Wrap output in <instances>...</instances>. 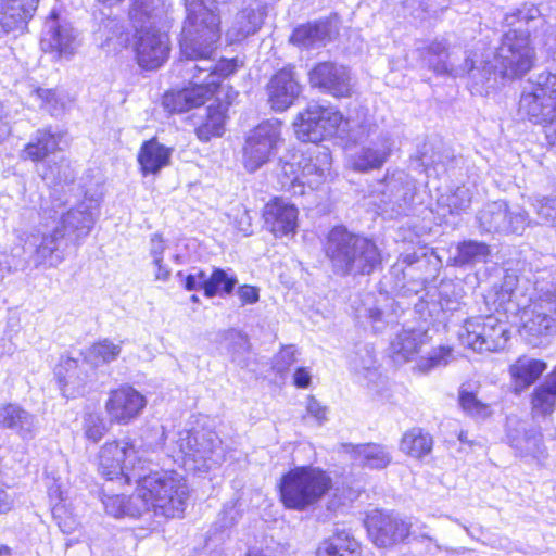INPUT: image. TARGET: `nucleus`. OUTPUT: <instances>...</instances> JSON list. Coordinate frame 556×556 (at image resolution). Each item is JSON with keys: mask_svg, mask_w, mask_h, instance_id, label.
Segmentation results:
<instances>
[{"mask_svg": "<svg viewBox=\"0 0 556 556\" xmlns=\"http://www.w3.org/2000/svg\"><path fill=\"white\" fill-rule=\"evenodd\" d=\"M296 350L293 345L285 346L276 356L275 369L282 374L287 371L292 364L296 362Z\"/></svg>", "mask_w": 556, "mask_h": 556, "instance_id": "obj_54", "label": "nucleus"}, {"mask_svg": "<svg viewBox=\"0 0 556 556\" xmlns=\"http://www.w3.org/2000/svg\"><path fill=\"white\" fill-rule=\"evenodd\" d=\"M237 295L242 305L254 304L260 300V290L256 287L244 285L237 290Z\"/></svg>", "mask_w": 556, "mask_h": 556, "instance_id": "obj_56", "label": "nucleus"}, {"mask_svg": "<svg viewBox=\"0 0 556 556\" xmlns=\"http://www.w3.org/2000/svg\"><path fill=\"white\" fill-rule=\"evenodd\" d=\"M535 207L536 214L543 223L556 226V197L538 200Z\"/></svg>", "mask_w": 556, "mask_h": 556, "instance_id": "obj_51", "label": "nucleus"}, {"mask_svg": "<svg viewBox=\"0 0 556 556\" xmlns=\"http://www.w3.org/2000/svg\"><path fill=\"white\" fill-rule=\"evenodd\" d=\"M331 485V478L321 469L296 467L282 476L280 497L287 508L302 511L315 505Z\"/></svg>", "mask_w": 556, "mask_h": 556, "instance_id": "obj_6", "label": "nucleus"}, {"mask_svg": "<svg viewBox=\"0 0 556 556\" xmlns=\"http://www.w3.org/2000/svg\"><path fill=\"white\" fill-rule=\"evenodd\" d=\"M163 14L161 0H135L129 9V18L136 31L156 28Z\"/></svg>", "mask_w": 556, "mask_h": 556, "instance_id": "obj_31", "label": "nucleus"}, {"mask_svg": "<svg viewBox=\"0 0 556 556\" xmlns=\"http://www.w3.org/2000/svg\"><path fill=\"white\" fill-rule=\"evenodd\" d=\"M60 140V132H52L50 128L38 129L20 156L22 160L40 162L58 150Z\"/></svg>", "mask_w": 556, "mask_h": 556, "instance_id": "obj_32", "label": "nucleus"}, {"mask_svg": "<svg viewBox=\"0 0 556 556\" xmlns=\"http://www.w3.org/2000/svg\"><path fill=\"white\" fill-rule=\"evenodd\" d=\"M371 303L372 296L367 295L364 300L363 307L357 308V317L368 318L372 326L377 328L376 324L383 321L384 313L380 308L372 306Z\"/></svg>", "mask_w": 556, "mask_h": 556, "instance_id": "obj_53", "label": "nucleus"}, {"mask_svg": "<svg viewBox=\"0 0 556 556\" xmlns=\"http://www.w3.org/2000/svg\"><path fill=\"white\" fill-rule=\"evenodd\" d=\"M546 368L547 365L543 361L528 356H520L509 367V374L514 381L515 392L520 393L533 384L546 370Z\"/></svg>", "mask_w": 556, "mask_h": 556, "instance_id": "obj_30", "label": "nucleus"}, {"mask_svg": "<svg viewBox=\"0 0 556 556\" xmlns=\"http://www.w3.org/2000/svg\"><path fill=\"white\" fill-rule=\"evenodd\" d=\"M220 37L180 38L181 60L176 64L179 75L190 87L175 96H166L164 104L172 112H182L201 106L212 97L220 80L236 72L235 60L217 61V42Z\"/></svg>", "mask_w": 556, "mask_h": 556, "instance_id": "obj_4", "label": "nucleus"}, {"mask_svg": "<svg viewBox=\"0 0 556 556\" xmlns=\"http://www.w3.org/2000/svg\"><path fill=\"white\" fill-rule=\"evenodd\" d=\"M515 281L516 279L514 277H506L503 285L494 293L493 302L496 305V309L502 308L505 312L510 309L509 304L513 301V296L515 294Z\"/></svg>", "mask_w": 556, "mask_h": 556, "instance_id": "obj_49", "label": "nucleus"}, {"mask_svg": "<svg viewBox=\"0 0 556 556\" xmlns=\"http://www.w3.org/2000/svg\"><path fill=\"white\" fill-rule=\"evenodd\" d=\"M472 202V192L466 186H459L447 195H442L438 203L448 207L451 214H460L466 212Z\"/></svg>", "mask_w": 556, "mask_h": 556, "instance_id": "obj_45", "label": "nucleus"}, {"mask_svg": "<svg viewBox=\"0 0 556 556\" xmlns=\"http://www.w3.org/2000/svg\"><path fill=\"white\" fill-rule=\"evenodd\" d=\"M40 0H0V27L9 33H24L35 16Z\"/></svg>", "mask_w": 556, "mask_h": 556, "instance_id": "obj_22", "label": "nucleus"}, {"mask_svg": "<svg viewBox=\"0 0 556 556\" xmlns=\"http://www.w3.org/2000/svg\"><path fill=\"white\" fill-rule=\"evenodd\" d=\"M226 110V105L220 102L206 109L205 122L195 128L197 137L201 141L207 142L211 138L223 135Z\"/></svg>", "mask_w": 556, "mask_h": 556, "instance_id": "obj_38", "label": "nucleus"}, {"mask_svg": "<svg viewBox=\"0 0 556 556\" xmlns=\"http://www.w3.org/2000/svg\"><path fill=\"white\" fill-rule=\"evenodd\" d=\"M299 211L294 204L282 198H275L263 208L266 229L276 237L293 235L298 227Z\"/></svg>", "mask_w": 556, "mask_h": 556, "instance_id": "obj_20", "label": "nucleus"}, {"mask_svg": "<svg viewBox=\"0 0 556 556\" xmlns=\"http://www.w3.org/2000/svg\"><path fill=\"white\" fill-rule=\"evenodd\" d=\"M84 429L85 435L94 443L100 441L104 433L102 420L92 415L86 418Z\"/></svg>", "mask_w": 556, "mask_h": 556, "instance_id": "obj_55", "label": "nucleus"}, {"mask_svg": "<svg viewBox=\"0 0 556 556\" xmlns=\"http://www.w3.org/2000/svg\"><path fill=\"white\" fill-rule=\"evenodd\" d=\"M173 149L165 147L156 138L147 140L138 152V163L143 176L156 175L170 164Z\"/></svg>", "mask_w": 556, "mask_h": 556, "instance_id": "obj_29", "label": "nucleus"}, {"mask_svg": "<svg viewBox=\"0 0 556 556\" xmlns=\"http://www.w3.org/2000/svg\"><path fill=\"white\" fill-rule=\"evenodd\" d=\"M391 346L396 362H407L419 352L420 333L405 330L396 336Z\"/></svg>", "mask_w": 556, "mask_h": 556, "instance_id": "obj_41", "label": "nucleus"}, {"mask_svg": "<svg viewBox=\"0 0 556 556\" xmlns=\"http://www.w3.org/2000/svg\"><path fill=\"white\" fill-rule=\"evenodd\" d=\"M309 84L337 98L349 97L352 85L346 67L333 62H320L308 72Z\"/></svg>", "mask_w": 556, "mask_h": 556, "instance_id": "obj_16", "label": "nucleus"}, {"mask_svg": "<svg viewBox=\"0 0 556 556\" xmlns=\"http://www.w3.org/2000/svg\"><path fill=\"white\" fill-rule=\"evenodd\" d=\"M324 249L338 275H369L381 264L376 243L344 226H336L329 231Z\"/></svg>", "mask_w": 556, "mask_h": 556, "instance_id": "obj_5", "label": "nucleus"}, {"mask_svg": "<svg viewBox=\"0 0 556 556\" xmlns=\"http://www.w3.org/2000/svg\"><path fill=\"white\" fill-rule=\"evenodd\" d=\"M366 525L369 538L378 547L392 546L409 534V525L392 515L375 513L368 517Z\"/></svg>", "mask_w": 556, "mask_h": 556, "instance_id": "obj_19", "label": "nucleus"}, {"mask_svg": "<svg viewBox=\"0 0 556 556\" xmlns=\"http://www.w3.org/2000/svg\"><path fill=\"white\" fill-rule=\"evenodd\" d=\"M14 504V497L7 490L0 488V514L10 511Z\"/></svg>", "mask_w": 556, "mask_h": 556, "instance_id": "obj_62", "label": "nucleus"}, {"mask_svg": "<svg viewBox=\"0 0 556 556\" xmlns=\"http://www.w3.org/2000/svg\"><path fill=\"white\" fill-rule=\"evenodd\" d=\"M147 399L129 384L112 390L105 402V410L111 421L128 425L137 419L147 406Z\"/></svg>", "mask_w": 556, "mask_h": 556, "instance_id": "obj_15", "label": "nucleus"}, {"mask_svg": "<svg viewBox=\"0 0 556 556\" xmlns=\"http://www.w3.org/2000/svg\"><path fill=\"white\" fill-rule=\"evenodd\" d=\"M179 447L199 471H207L223 459L222 441L213 431H188L179 439Z\"/></svg>", "mask_w": 556, "mask_h": 556, "instance_id": "obj_13", "label": "nucleus"}, {"mask_svg": "<svg viewBox=\"0 0 556 556\" xmlns=\"http://www.w3.org/2000/svg\"><path fill=\"white\" fill-rule=\"evenodd\" d=\"M506 438L516 455L520 457L539 458L544 455L545 447L540 430L535 427H528L519 419L509 418L507 420Z\"/></svg>", "mask_w": 556, "mask_h": 556, "instance_id": "obj_18", "label": "nucleus"}, {"mask_svg": "<svg viewBox=\"0 0 556 556\" xmlns=\"http://www.w3.org/2000/svg\"><path fill=\"white\" fill-rule=\"evenodd\" d=\"M337 34V24L331 20H323L300 25L293 30L290 41L300 48L315 49L326 46Z\"/></svg>", "mask_w": 556, "mask_h": 556, "instance_id": "obj_24", "label": "nucleus"}, {"mask_svg": "<svg viewBox=\"0 0 556 556\" xmlns=\"http://www.w3.org/2000/svg\"><path fill=\"white\" fill-rule=\"evenodd\" d=\"M343 117L334 108L309 104L293 122L296 138L317 143L336 134Z\"/></svg>", "mask_w": 556, "mask_h": 556, "instance_id": "obj_12", "label": "nucleus"}, {"mask_svg": "<svg viewBox=\"0 0 556 556\" xmlns=\"http://www.w3.org/2000/svg\"><path fill=\"white\" fill-rule=\"evenodd\" d=\"M264 15L262 10L248 8L237 13L232 26L227 35L233 41H240L250 35L255 34L262 26Z\"/></svg>", "mask_w": 556, "mask_h": 556, "instance_id": "obj_36", "label": "nucleus"}, {"mask_svg": "<svg viewBox=\"0 0 556 556\" xmlns=\"http://www.w3.org/2000/svg\"><path fill=\"white\" fill-rule=\"evenodd\" d=\"M299 166L302 170V186L316 188L330 175L331 155L326 148L317 149L309 156H301Z\"/></svg>", "mask_w": 556, "mask_h": 556, "instance_id": "obj_28", "label": "nucleus"}, {"mask_svg": "<svg viewBox=\"0 0 556 556\" xmlns=\"http://www.w3.org/2000/svg\"><path fill=\"white\" fill-rule=\"evenodd\" d=\"M433 447L432 435L420 427H413L404 432L400 450L406 455L421 459L429 455Z\"/></svg>", "mask_w": 556, "mask_h": 556, "instance_id": "obj_34", "label": "nucleus"}, {"mask_svg": "<svg viewBox=\"0 0 556 556\" xmlns=\"http://www.w3.org/2000/svg\"><path fill=\"white\" fill-rule=\"evenodd\" d=\"M0 427L12 430L21 439L29 441L35 438L37 418L16 404L0 407Z\"/></svg>", "mask_w": 556, "mask_h": 556, "instance_id": "obj_27", "label": "nucleus"}, {"mask_svg": "<svg viewBox=\"0 0 556 556\" xmlns=\"http://www.w3.org/2000/svg\"><path fill=\"white\" fill-rule=\"evenodd\" d=\"M451 349L441 348L434 351L429 357L421 358L418 362V369L421 372H428L433 368L446 366L450 362Z\"/></svg>", "mask_w": 556, "mask_h": 556, "instance_id": "obj_50", "label": "nucleus"}, {"mask_svg": "<svg viewBox=\"0 0 556 556\" xmlns=\"http://www.w3.org/2000/svg\"><path fill=\"white\" fill-rule=\"evenodd\" d=\"M445 154H438L437 156H433L432 163L435 165H441L442 167H447L450 163L453 162V156L448 151H445Z\"/></svg>", "mask_w": 556, "mask_h": 556, "instance_id": "obj_64", "label": "nucleus"}, {"mask_svg": "<svg viewBox=\"0 0 556 556\" xmlns=\"http://www.w3.org/2000/svg\"><path fill=\"white\" fill-rule=\"evenodd\" d=\"M268 102L273 110L282 112L290 108L301 93V86L292 68L277 72L267 85Z\"/></svg>", "mask_w": 556, "mask_h": 556, "instance_id": "obj_21", "label": "nucleus"}, {"mask_svg": "<svg viewBox=\"0 0 556 556\" xmlns=\"http://www.w3.org/2000/svg\"><path fill=\"white\" fill-rule=\"evenodd\" d=\"M186 17L180 38L220 37L218 0H184Z\"/></svg>", "mask_w": 556, "mask_h": 556, "instance_id": "obj_14", "label": "nucleus"}, {"mask_svg": "<svg viewBox=\"0 0 556 556\" xmlns=\"http://www.w3.org/2000/svg\"><path fill=\"white\" fill-rule=\"evenodd\" d=\"M39 211L23 208L21 218L31 224L36 214L39 224L25 240L33 248L29 260L35 268H56L66 257L68 243L78 244L87 237L96 222L98 204L86 199L67 208V199L54 189L48 198H40Z\"/></svg>", "mask_w": 556, "mask_h": 556, "instance_id": "obj_3", "label": "nucleus"}, {"mask_svg": "<svg viewBox=\"0 0 556 556\" xmlns=\"http://www.w3.org/2000/svg\"><path fill=\"white\" fill-rule=\"evenodd\" d=\"M52 516L63 533H73L79 526L77 517L63 502H60L53 506Z\"/></svg>", "mask_w": 556, "mask_h": 556, "instance_id": "obj_47", "label": "nucleus"}, {"mask_svg": "<svg viewBox=\"0 0 556 556\" xmlns=\"http://www.w3.org/2000/svg\"><path fill=\"white\" fill-rule=\"evenodd\" d=\"M156 267L155 280L166 282L168 281L172 270L162 262L153 264Z\"/></svg>", "mask_w": 556, "mask_h": 556, "instance_id": "obj_63", "label": "nucleus"}, {"mask_svg": "<svg viewBox=\"0 0 556 556\" xmlns=\"http://www.w3.org/2000/svg\"><path fill=\"white\" fill-rule=\"evenodd\" d=\"M176 276L179 279L180 283L184 286V288L188 291H194L201 288L194 274H189L185 276L182 271H178Z\"/></svg>", "mask_w": 556, "mask_h": 556, "instance_id": "obj_61", "label": "nucleus"}, {"mask_svg": "<svg viewBox=\"0 0 556 556\" xmlns=\"http://www.w3.org/2000/svg\"><path fill=\"white\" fill-rule=\"evenodd\" d=\"M556 406V394L544 383L536 387L531 396V414L535 416H548Z\"/></svg>", "mask_w": 556, "mask_h": 556, "instance_id": "obj_44", "label": "nucleus"}, {"mask_svg": "<svg viewBox=\"0 0 556 556\" xmlns=\"http://www.w3.org/2000/svg\"><path fill=\"white\" fill-rule=\"evenodd\" d=\"M135 51L138 64L146 70L159 68L168 58L169 39L157 28L136 31Z\"/></svg>", "mask_w": 556, "mask_h": 556, "instance_id": "obj_17", "label": "nucleus"}, {"mask_svg": "<svg viewBox=\"0 0 556 556\" xmlns=\"http://www.w3.org/2000/svg\"><path fill=\"white\" fill-rule=\"evenodd\" d=\"M392 150V139L388 135L380 134L355 153L352 159L353 168L358 172L380 168L390 157Z\"/></svg>", "mask_w": 556, "mask_h": 556, "instance_id": "obj_23", "label": "nucleus"}, {"mask_svg": "<svg viewBox=\"0 0 556 556\" xmlns=\"http://www.w3.org/2000/svg\"><path fill=\"white\" fill-rule=\"evenodd\" d=\"M282 142L281 124L277 119L265 121L250 131L243 147V165L250 173L256 172L276 155Z\"/></svg>", "mask_w": 556, "mask_h": 556, "instance_id": "obj_10", "label": "nucleus"}, {"mask_svg": "<svg viewBox=\"0 0 556 556\" xmlns=\"http://www.w3.org/2000/svg\"><path fill=\"white\" fill-rule=\"evenodd\" d=\"M519 114L547 125L556 121V74L544 71L527 81L519 99Z\"/></svg>", "mask_w": 556, "mask_h": 556, "instance_id": "obj_7", "label": "nucleus"}, {"mask_svg": "<svg viewBox=\"0 0 556 556\" xmlns=\"http://www.w3.org/2000/svg\"><path fill=\"white\" fill-rule=\"evenodd\" d=\"M540 300L544 304V308H548V312L556 317V286L552 290L544 292Z\"/></svg>", "mask_w": 556, "mask_h": 556, "instance_id": "obj_60", "label": "nucleus"}, {"mask_svg": "<svg viewBox=\"0 0 556 556\" xmlns=\"http://www.w3.org/2000/svg\"><path fill=\"white\" fill-rule=\"evenodd\" d=\"M458 402L462 409L472 416L484 418L490 415L489 406L481 402L477 395L464 386L459 390Z\"/></svg>", "mask_w": 556, "mask_h": 556, "instance_id": "obj_46", "label": "nucleus"}, {"mask_svg": "<svg viewBox=\"0 0 556 556\" xmlns=\"http://www.w3.org/2000/svg\"><path fill=\"white\" fill-rule=\"evenodd\" d=\"M122 352V342L114 343L110 339H103L93 343L84 353L87 362L90 363L92 368L100 365L109 364L119 356Z\"/></svg>", "mask_w": 556, "mask_h": 556, "instance_id": "obj_39", "label": "nucleus"}, {"mask_svg": "<svg viewBox=\"0 0 556 556\" xmlns=\"http://www.w3.org/2000/svg\"><path fill=\"white\" fill-rule=\"evenodd\" d=\"M504 23L519 26L504 33L495 51L481 58L467 56L463 64L455 63L445 38H437L417 48V52L425 65L435 74L453 77L468 75L472 92L489 93L497 88L500 80L520 78L533 67L536 58L530 35L543 27L545 20L536 5L523 3L506 13Z\"/></svg>", "mask_w": 556, "mask_h": 556, "instance_id": "obj_1", "label": "nucleus"}, {"mask_svg": "<svg viewBox=\"0 0 556 556\" xmlns=\"http://www.w3.org/2000/svg\"><path fill=\"white\" fill-rule=\"evenodd\" d=\"M344 450L352 455L355 463L371 469L386 468L391 462L387 447L379 444H345Z\"/></svg>", "mask_w": 556, "mask_h": 556, "instance_id": "obj_33", "label": "nucleus"}, {"mask_svg": "<svg viewBox=\"0 0 556 556\" xmlns=\"http://www.w3.org/2000/svg\"><path fill=\"white\" fill-rule=\"evenodd\" d=\"M99 473L108 481L129 484L135 481L143 500L144 515L153 517H181L189 495L185 478L176 471L144 473V462L129 440L104 444L99 452Z\"/></svg>", "mask_w": 556, "mask_h": 556, "instance_id": "obj_2", "label": "nucleus"}, {"mask_svg": "<svg viewBox=\"0 0 556 556\" xmlns=\"http://www.w3.org/2000/svg\"><path fill=\"white\" fill-rule=\"evenodd\" d=\"M490 254L491 250L486 243L467 240L457 245L455 263L459 266L485 263Z\"/></svg>", "mask_w": 556, "mask_h": 556, "instance_id": "obj_40", "label": "nucleus"}, {"mask_svg": "<svg viewBox=\"0 0 556 556\" xmlns=\"http://www.w3.org/2000/svg\"><path fill=\"white\" fill-rule=\"evenodd\" d=\"M37 94L45 101L47 109L52 115L58 116L65 111L67 99L55 90L38 89Z\"/></svg>", "mask_w": 556, "mask_h": 556, "instance_id": "obj_48", "label": "nucleus"}, {"mask_svg": "<svg viewBox=\"0 0 556 556\" xmlns=\"http://www.w3.org/2000/svg\"><path fill=\"white\" fill-rule=\"evenodd\" d=\"M279 166L281 170L280 175H282L283 178L286 179L285 181H282L283 185H302V170L301 166H299V161L290 162L280 159Z\"/></svg>", "mask_w": 556, "mask_h": 556, "instance_id": "obj_52", "label": "nucleus"}, {"mask_svg": "<svg viewBox=\"0 0 556 556\" xmlns=\"http://www.w3.org/2000/svg\"><path fill=\"white\" fill-rule=\"evenodd\" d=\"M92 366L84 356L81 359L62 357L55 368V375L60 384L70 389L72 394L78 393L90 380Z\"/></svg>", "mask_w": 556, "mask_h": 556, "instance_id": "obj_26", "label": "nucleus"}, {"mask_svg": "<svg viewBox=\"0 0 556 556\" xmlns=\"http://www.w3.org/2000/svg\"><path fill=\"white\" fill-rule=\"evenodd\" d=\"M47 28L41 39L42 49L46 52H54L58 56H72L78 46L74 28L67 23L61 24L55 20L48 22Z\"/></svg>", "mask_w": 556, "mask_h": 556, "instance_id": "obj_25", "label": "nucleus"}, {"mask_svg": "<svg viewBox=\"0 0 556 556\" xmlns=\"http://www.w3.org/2000/svg\"><path fill=\"white\" fill-rule=\"evenodd\" d=\"M460 343L476 352H497L503 350L509 331L506 323L494 315L468 318L458 334Z\"/></svg>", "mask_w": 556, "mask_h": 556, "instance_id": "obj_9", "label": "nucleus"}, {"mask_svg": "<svg viewBox=\"0 0 556 556\" xmlns=\"http://www.w3.org/2000/svg\"><path fill=\"white\" fill-rule=\"evenodd\" d=\"M306 410L319 422H324L325 420H327V407L323 406L314 396H308Z\"/></svg>", "mask_w": 556, "mask_h": 556, "instance_id": "obj_58", "label": "nucleus"}, {"mask_svg": "<svg viewBox=\"0 0 556 556\" xmlns=\"http://www.w3.org/2000/svg\"><path fill=\"white\" fill-rule=\"evenodd\" d=\"M237 282L235 275H230L222 268H214L205 286V296L213 298L217 294L228 295L232 293Z\"/></svg>", "mask_w": 556, "mask_h": 556, "instance_id": "obj_43", "label": "nucleus"}, {"mask_svg": "<svg viewBox=\"0 0 556 556\" xmlns=\"http://www.w3.org/2000/svg\"><path fill=\"white\" fill-rule=\"evenodd\" d=\"M166 249L164 240L159 236H152L150 240V256L152 257V263L157 264L163 261V254Z\"/></svg>", "mask_w": 556, "mask_h": 556, "instance_id": "obj_57", "label": "nucleus"}, {"mask_svg": "<svg viewBox=\"0 0 556 556\" xmlns=\"http://www.w3.org/2000/svg\"><path fill=\"white\" fill-rule=\"evenodd\" d=\"M377 206L389 218L409 215L414 210L416 186L414 179L403 170L387 173L375 189Z\"/></svg>", "mask_w": 556, "mask_h": 556, "instance_id": "obj_8", "label": "nucleus"}, {"mask_svg": "<svg viewBox=\"0 0 556 556\" xmlns=\"http://www.w3.org/2000/svg\"><path fill=\"white\" fill-rule=\"evenodd\" d=\"M105 511L113 517H142L144 506L143 500H140L138 490L130 496L124 495H105L102 500Z\"/></svg>", "mask_w": 556, "mask_h": 556, "instance_id": "obj_35", "label": "nucleus"}, {"mask_svg": "<svg viewBox=\"0 0 556 556\" xmlns=\"http://www.w3.org/2000/svg\"><path fill=\"white\" fill-rule=\"evenodd\" d=\"M315 556H359L358 544L354 540H349L348 535L343 538L339 534L331 540L323 542L317 548Z\"/></svg>", "mask_w": 556, "mask_h": 556, "instance_id": "obj_42", "label": "nucleus"}, {"mask_svg": "<svg viewBox=\"0 0 556 556\" xmlns=\"http://www.w3.org/2000/svg\"><path fill=\"white\" fill-rule=\"evenodd\" d=\"M527 332L532 336H548L556 331V317L544 308V304L539 300L531 311V316L523 325Z\"/></svg>", "mask_w": 556, "mask_h": 556, "instance_id": "obj_37", "label": "nucleus"}, {"mask_svg": "<svg viewBox=\"0 0 556 556\" xmlns=\"http://www.w3.org/2000/svg\"><path fill=\"white\" fill-rule=\"evenodd\" d=\"M293 382L298 388L305 389L311 384V372L305 367H300L293 375Z\"/></svg>", "mask_w": 556, "mask_h": 556, "instance_id": "obj_59", "label": "nucleus"}, {"mask_svg": "<svg viewBox=\"0 0 556 556\" xmlns=\"http://www.w3.org/2000/svg\"><path fill=\"white\" fill-rule=\"evenodd\" d=\"M481 233L522 235L529 226V215L520 207L511 208L505 201L486 203L476 215Z\"/></svg>", "mask_w": 556, "mask_h": 556, "instance_id": "obj_11", "label": "nucleus"}]
</instances>
